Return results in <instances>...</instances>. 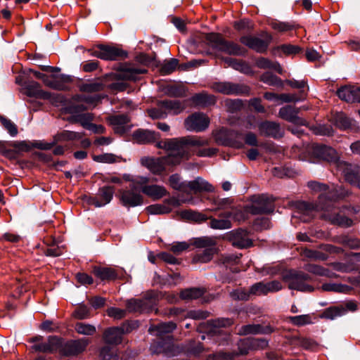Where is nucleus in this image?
<instances>
[{"label": "nucleus", "mask_w": 360, "mask_h": 360, "mask_svg": "<svg viewBox=\"0 0 360 360\" xmlns=\"http://www.w3.org/2000/svg\"><path fill=\"white\" fill-rule=\"evenodd\" d=\"M207 141L195 136H184L166 139L158 143L157 147L171 151L167 156L161 158L143 157L141 159L142 166L155 174H160L168 169V167L179 165L184 160H188L193 154L198 157H212L218 152L214 148H200Z\"/></svg>", "instance_id": "1"}, {"label": "nucleus", "mask_w": 360, "mask_h": 360, "mask_svg": "<svg viewBox=\"0 0 360 360\" xmlns=\"http://www.w3.org/2000/svg\"><path fill=\"white\" fill-rule=\"evenodd\" d=\"M192 43L195 46H208L215 53H223L229 56H245L248 49L233 41L227 40L219 32L200 33L193 37Z\"/></svg>", "instance_id": "2"}, {"label": "nucleus", "mask_w": 360, "mask_h": 360, "mask_svg": "<svg viewBox=\"0 0 360 360\" xmlns=\"http://www.w3.org/2000/svg\"><path fill=\"white\" fill-rule=\"evenodd\" d=\"M156 54L153 53V56H149L144 52H136V65L140 63L146 67L155 66L160 68V73L162 75H168L175 71L179 65V60L176 58H170L165 60L162 63L160 60H156ZM148 72L146 68H139L136 66V82L138 81V75L145 74Z\"/></svg>", "instance_id": "3"}, {"label": "nucleus", "mask_w": 360, "mask_h": 360, "mask_svg": "<svg viewBox=\"0 0 360 360\" xmlns=\"http://www.w3.org/2000/svg\"><path fill=\"white\" fill-rule=\"evenodd\" d=\"M233 324V321L229 318H218L208 320L201 324L203 332L211 336L219 345H228L231 341V333L221 329Z\"/></svg>", "instance_id": "4"}, {"label": "nucleus", "mask_w": 360, "mask_h": 360, "mask_svg": "<svg viewBox=\"0 0 360 360\" xmlns=\"http://www.w3.org/2000/svg\"><path fill=\"white\" fill-rule=\"evenodd\" d=\"M181 217L188 221L201 223L210 219V226L214 229H226L232 226L231 221L227 217L224 215V212L219 214L221 219H215L207 217L205 214L192 210H183Z\"/></svg>", "instance_id": "5"}, {"label": "nucleus", "mask_w": 360, "mask_h": 360, "mask_svg": "<svg viewBox=\"0 0 360 360\" xmlns=\"http://www.w3.org/2000/svg\"><path fill=\"white\" fill-rule=\"evenodd\" d=\"M307 153L309 161L312 163H335L339 158L333 148L323 143H312L308 147Z\"/></svg>", "instance_id": "6"}, {"label": "nucleus", "mask_w": 360, "mask_h": 360, "mask_svg": "<svg viewBox=\"0 0 360 360\" xmlns=\"http://www.w3.org/2000/svg\"><path fill=\"white\" fill-rule=\"evenodd\" d=\"M282 278L288 283L289 289L308 292L314 290L313 286L306 283V281L311 279V276L303 271L289 269L282 273Z\"/></svg>", "instance_id": "7"}, {"label": "nucleus", "mask_w": 360, "mask_h": 360, "mask_svg": "<svg viewBox=\"0 0 360 360\" xmlns=\"http://www.w3.org/2000/svg\"><path fill=\"white\" fill-rule=\"evenodd\" d=\"M251 204L247 205V210L252 214H269L274 212L275 198L267 194L253 195Z\"/></svg>", "instance_id": "8"}, {"label": "nucleus", "mask_w": 360, "mask_h": 360, "mask_svg": "<svg viewBox=\"0 0 360 360\" xmlns=\"http://www.w3.org/2000/svg\"><path fill=\"white\" fill-rule=\"evenodd\" d=\"M157 106L158 108L148 110V114L153 119H164L167 117L168 112L177 115L185 108L184 104L179 100H160L157 101Z\"/></svg>", "instance_id": "9"}, {"label": "nucleus", "mask_w": 360, "mask_h": 360, "mask_svg": "<svg viewBox=\"0 0 360 360\" xmlns=\"http://www.w3.org/2000/svg\"><path fill=\"white\" fill-rule=\"evenodd\" d=\"M262 36L264 39L251 34L243 35L240 37L239 41L257 53H266L269 46L272 41L273 37L266 32H264Z\"/></svg>", "instance_id": "10"}, {"label": "nucleus", "mask_w": 360, "mask_h": 360, "mask_svg": "<svg viewBox=\"0 0 360 360\" xmlns=\"http://www.w3.org/2000/svg\"><path fill=\"white\" fill-rule=\"evenodd\" d=\"M134 329V323L124 322L120 327H110L103 333L105 342L110 345H118L122 342V335L130 333Z\"/></svg>", "instance_id": "11"}, {"label": "nucleus", "mask_w": 360, "mask_h": 360, "mask_svg": "<svg viewBox=\"0 0 360 360\" xmlns=\"http://www.w3.org/2000/svg\"><path fill=\"white\" fill-rule=\"evenodd\" d=\"M227 237L231 245L238 249H248L254 245L253 240L250 238V232L243 228L230 231Z\"/></svg>", "instance_id": "12"}, {"label": "nucleus", "mask_w": 360, "mask_h": 360, "mask_svg": "<svg viewBox=\"0 0 360 360\" xmlns=\"http://www.w3.org/2000/svg\"><path fill=\"white\" fill-rule=\"evenodd\" d=\"M269 347V340L264 338L248 337L240 339L238 349L241 355H247L250 351L263 349Z\"/></svg>", "instance_id": "13"}, {"label": "nucleus", "mask_w": 360, "mask_h": 360, "mask_svg": "<svg viewBox=\"0 0 360 360\" xmlns=\"http://www.w3.org/2000/svg\"><path fill=\"white\" fill-rule=\"evenodd\" d=\"M159 292L150 290L146 292L142 299H136V313H151L158 311L156 308L159 298Z\"/></svg>", "instance_id": "14"}, {"label": "nucleus", "mask_w": 360, "mask_h": 360, "mask_svg": "<svg viewBox=\"0 0 360 360\" xmlns=\"http://www.w3.org/2000/svg\"><path fill=\"white\" fill-rule=\"evenodd\" d=\"M92 55L103 60H115L126 58L127 53L116 46L99 45Z\"/></svg>", "instance_id": "15"}, {"label": "nucleus", "mask_w": 360, "mask_h": 360, "mask_svg": "<svg viewBox=\"0 0 360 360\" xmlns=\"http://www.w3.org/2000/svg\"><path fill=\"white\" fill-rule=\"evenodd\" d=\"M338 168L344 175L345 180L350 185L360 189V168L358 165L347 162H339Z\"/></svg>", "instance_id": "16"}, {"label": "nucleus", "mask_w": 360, "mask_h": 360, "mask_svg": "<svg viewBox=\"0 0 360 360\" xmlns=\"http://www.w3.org/2000/svg\"><path fill=\"white\" fill-rule=\"evenodd\" d=\"M90 341L86 338H82L77 340L63 342L61 338V347L60 354L63 356H75L84 352L89 344Z\"/></svg>", "instance_id": "17"}, {"label": "nucleus", "mask_w": 360, "mask_h": 360, "mask_svg": "<svg viewBox=\"0 0 360 360\" xmlns=\"http://www.w3.org/2000/svg\"><path fill=\"white\" fill-rule=\"evenodd\" d=\"M257 127L259 133L262 136L278 140L284 135V131L280 124L274 121L267 120L261 121L258 123Z\"/></svg>", "instance_id": "18"}, {"label": "nucleus", "mask_w": 360, "mask_h": 360, "mask_svg": "<svg viewBox=\"0 0 360 360\" xmlns=\"http://www.w3.org/2000/svg\"><path fill=\"white\" fill-rule=\"evenodd\" d=\"M214 91L226 95H244L248 93L247 86L229 82H217L212 84Z\"/></svg>", "instance_id": "19"}, {"label": "nucleus", "mask_w": 360, "mask_h": 360, "mask_svg": "<svg viewBox=\"0 0 360 360\" xmlns=\"http://www.w3.org/2000/svg\"><path fill=\"white\" fill-rule=\"evenodd\" d=\"M240 134L238 131L221 128L216 134L215 140L219 145L240 148L242 143L237 140Z\"/></svg>", "instance_id": "20"}, {"label": "nucleus", "mask_w": 360, "mask_h": 360, "mask_svg": "<svg viewBox=\"0 0 360 360\" xmlns=\"http://www.w3.org/2000/svg\"><path fill=\"white\" fill-rule=\"evenodd\" d=\"M319 250H305V255L315 260L325 261L328 258V254H340L342 252V249L339 247L330 244H320Z\"/></svg>", "instance_id": "21"}, {"label": "nucleus", "mask_w": 360, "mask_h": 360, "mask_svg": "<svg viewBox=\"0 0 360 360\" xmlns=\"http://www.w3.org/2000/svg\"><path fill=\"white\" fill-rule=\"evenodd\" d=\"M210 124L209 117L203 112H194L185 120V125L188 130L196 132L204 131Z\"/></svg>", "instance_id": "22"}, {"label": "nucleus", "mask_w": 360, "mask_h": 360, "mask_svg": "<svg viewBox=\"0 0 360 360\" xmlns=\"http://www.w3.org/2000/svg\"><path fill=\"white\" fill-rule=\"evenodd\" d=\"M357 304L353 301L347 302L345 305L332 306L326 308L321 314V318L333 320L337 317L345 315L348 311H354Z\"/></svg>", "instance_id": "23"}, {"label": "nucleus", "mask_w": 360, "mask_h": 360, "mask_svg": "<svg viewBox=\"0 0 360 360\" xmlns=\"http://www.w3.org/2000/svg\"><path fill=\"white\" fill-rule=\"evenodd\" d=\"M114 193V186H104L98 189V193L95 196L90 198L89 202L96 207L105 206L110 202Z\"/></svg>", "instance_id": "24"}, {"label": "nucleus", "mask_w": 360, "mask_h": 360, "mask_svg": "<svg viewBox=\"0 0 360 360\" xmlns=\"http://www.w3.org/2000/svg\"><path fill=\"white\" fill-rule=\"evenodd\" d=\"M26 94L30 97H34L44 100H50L52 102L57 100L62 102L63 97L58 95L53 97L51 94L41 89L40 84L36 82H30L25 87Z\"/></svg>", "instance_id": "25"}, {"label": "nucleus", "mask_w": 360, "mask_h": 360, "mask_svg": "<svg viewBox=\"0 0 360 360\" xmlns=\"http://www.w3.org/2000/svg\"><path fill=\"white\" fill-rule=\"evenodd\" d=\"M336 94L340 99L347 103H360V86H341Z\"/></svg>", "instance_id": "26"}, {"label": "nucleus", "mask_w": 360, "mask_h": 360, "mask_svg": "<svg viewBox=\"0 0 360 360\" xmlns=\"http://www.w3.org/2000/svg\"><path fill=\"white\" fill-rule=\"evenodd\" d=\"M108 121L115 133L124 134L127 133L133 124L127 115H116L109 117Z\"/></svg>", "instance_id": "27"}, {"label": "nucleus", "mask_w": 360, "mask_h": 360, "mask_svg": "<svg viewBox=\"0 0 360 360\" xmlns=\"http://www.w3.org/2000/svg\"><path fill=\"white\" fill-rule=\"evenodd\" d=\"M70 81V77L64 75L51 74L46 75L43 83L51 89L64 91L68 89L67 84Z\"/></svg>", "instance_id": "28"}, {"label": "nucleus", "mask_w": 360, "mask_h": 360, "mask_svg": "<svg viewBox=\"0 0 360 360\" xmlns=\"http://www.w3.org/2000/svg\"><path fill=\"white\" fill-rule=\"evenodd\" d=\"M61 347V338L57 336H49L46 342L35 344L32 349L36 352L43 353L60 354V347Z\"/></svg>", "instance_id": "29"}, {"label": "nucleus", "mask_w": 360, "mask_h": 360, "mask_svg": "<svg viewBox=\"0 0 360 360\" xmlns=\"http://www.w3.org/2000/svg\"><path fill=\"white\" fill-rule=\"evenodd\" d=\"M330 121L335 127L342 131L353 129L356 126L355 121L343 112H335Z\"/></svg>", "instance_id": "30"}, {"label": "nucleus", "mask_w": 360, "mask_h": 360, "mask_svg": "<svg viewBox=\"0 0 360 360\" xmlns=\"http://www.w3.org/2000/svg\"><path fill=\"white\" fill-rule=\"evenodd\" d=\"M300 110L292 105H286L280 108L278 115L281 118L297 125H305L306 121L297 115Z\"/></svg>", "instance_id": "31"}, {"label": "nucleus", "mask_w": 360, "mask_h": 360, "mask_svg": "<svg viewBox=\"0 0 360 360\" xmlns=\"http://www.w3.org/2000/svg\"><path fill=\"white\" fill-rule=\"evenodd\" d=\"M274 331V328L269 325L247 324L242 326L237 334L240 336L257 334L268 335L271 334Z\"/></svg>", "instance_id": "32"}, {"label": "nucleus", "mask_w": 360, "mask_h": 360, "mask_svg": "<svg viewBox=\"0 0 360 360\" xmlns=\"http://www.w3.org/2000/svg\"><path fill=\"white\" fill-rule=\"evenodd\" d=\"M160 139L159 132L150 131L148 129H136V143L139 144H150L160 142L158 141ZM165 140L164 141H165Z\"/></svg>", "instance_id": "33"}, {"label": "nucleus", "mask_w": 360, "mask_h": 360, "mask_svg": "<svg viewBox=\"0 0 360 360\" xmlns=\"http://www.w3.org/2000/svg\"><path fill=\"white\" fill-rule=\"evenodd\" d=\"M186 188L187 190L188 189L195 193L214 191V187L212 185L199 176L193 181H188L186 184Z\"/></svg>", "instance_id": "34"}, {"label": "nucleus", "mask_w": 360, "mask_h": 360, "mask_svg": "<svg viewBox=\"0 0 360 360\" xmlns=\"http://www.w3.org/2000/svg\"><path fill=\"white\" fill-rule=\"evenodd\" d=\"M191 101L195 105L202 108L213 105L216 103V98L213 95L205 92L195 94L191 98Z\"/></svg>", "instance_id": "35"}, {"label": "nucleus", "mask_w": 360, "mask_h": 360, "mask_svg": "<svg viewBox=\"0 0 360 360\" xmlns=\"http://www.w3.org/2000/svg\"><path fill=\"white\" fill-rule=\"evenodd\" d=\"M349 191L345 188L342 187V186H338L335 187L332 191L324 194V198L327 201V205H326V207H330L333 202L340 199H343L349 196Z\"/></svg>", "instance_id": "36"}, {"label": "nucleus", "mask_w": 360, "mask_h": 360, "mask_svg": "<svg viewBox=\"0 0 360 360\" xmlns=\"http://www.w3.org/2000/svg\"><path fill=\"white\" fill-rule=\"evenodd\" d=\"M135 310V300H130L127 302V309H122L117 307H109L106 310L108 316L116 320H120L126 316L127 311H134Z\"/></svg>", "instance_id": "37"}, {"label": "nucleus", "mask_w": 360, "mask_h": 360, "mask_svg": "<svg viewBox=\"0 0 360 360\" xmlns=\"http://www.w3.org/2000/svg\"><path fill=\"white\" fill-rule=\"evenodd\" d=\"M94 275L102 281H111L115 279L118 274L112 267L95 266L93 269Z\"/></svg>", "instance_id": "38"}, {"label": "nucleus", "mask_w": 360, "mask_h": 360, "mask_svg": "<svg viewBox=\"0 0 360 360\" xmlns=\"http://www.w3.org/2000/svg\"><path fill=\"white\" fill-rule=\"evenodd\" d=\"M141 191L154 200L160 199L168 193L165 187L158 185H146L141 188Z\"/></svg>", "instance_id": "39"}, {"label": "nucleus", "mask_w": 360, "mask_h": 360, "mask_svg": "<svg viewBox=\"0 0 360 360\" xmlns=\"http://www.w3.org/2000/svg\"><path fill=\"white\" fill-rule=\"evenodd\" d=\"M260 81L269 86L277 88H284V81L280 77L274 75L271 72L266 71L260 75Z\"/></svg>", "instance_id": "40"}, {"label": "nucleus", "mask_w": 360, "mask_h": 360, "mask_svg": "<svg viewBox=\"0 0 360 360\" xmlns=\"http://www.w3.org/2000/svg\"><path fill=\"white\" fill-rule=\"evenodd\" d=\"M205 290L203 288L193 287L182 290L180 292V297L184 300L198 299L204 295Z\"/></svg>", "instance_id": "41"}, {"label": "nucleus", "mask_w": 360, "mask_h": 360, "mask_svg": "<svg viewBox=\"0 0 360 360\" xmlns=\"http://www.w3.org/2000/svg\"><path fill=\"white\" fill-rule=\"evenodd\" d=\"M116 69L120 77L124 79H135V66L134 64L120 63Z\"/></svg>", "instance_id": "42"}, {"label": "nucleus", "mask_w": 360, "mask_h": 360, "mask_svg": "<svg viewBox=\"0 0 360 360\" xmlns=\"http://www.w3.org/2000/svg\"><path fill=\"white\" fill-rule=\"evenodd\" d=\"M221 60L227 64L228 66L242 72H246L250 69L248 64L243 60L227 56L221 57Z\"/></svg>", "instance_id": "43"}, {"label": "nucleus", "mask_w": 360, "mask_h": 360, "mask_svg": "<svg viewBox=\"0 0 360 360\" xmlns=\"http://www.w3.org/2000/svg\"><path fill=\"white\" fill-rule=\"evenodd\" d=\"M248 214L250 213L247 210V205L243 210L232 209L231 211L224 212V215L229 218L231 221L232 219L238 222L245 221L248 217Z\"/></svg>", "instance_id": "44"}, {"label": "nucleus", "mask_w": 360, "mask_h": 360, "mask_svg": "<svg viewBox=\"0 0 360 360\" xmlns=\"http://www.w3.org/2000/svg\"><path fill=\"white\" fill-rule=\"evenodd\" d=\"M291 343L300 345L307 350H312L318 346V343L315 340L297 335H294L291 338Z\"/></svg>", "instance_id": "45"}, {"label": "nucleus", "mask_w": 360, "mask_h": 360, "mask_svg": "<svg viewBox=\"0 0 360 360\" xmlns=\"http://www.w3.org/2000/svg\"><path fill=\"white\" fill-rule=\"evenodd\" d=\"M241 256V254L239 256L233 254L225 255L222 258V264L232 273H238L240 271V269L236 265L239 263Z\"/></svg>", "instance_id": "46"}, {"label": "nucleus", "mask_w": 360, "mask_h": 360, "mask_svg": "<svg viewBox=\"0 0 360 360\" xmlns=\"http://www.w3.org/2000/svg\"><path fill=\"white\" fill-rule=\"evenodd\" d=\"M328 219L332 224L342 227H350L353 224L352 219L339 212L328 214Z\"/></svg>", "instance_id": "47"}, {"label": "nucleus", "mask_w": 360, "mask_h": 360, "mask_svg": "<svg viewBox=\"0 0 360 360\" xmlns=\"http://www.w3.org/2000/svg\"><path fill=\"white\" fill-rule=\"evenodd\" d=\"M83 136L82 133L64 130L61 132L56 134L53 136V140L56 141V144L58 142L78 140L82 139Z\"/></svg>", "instance_id": "48"}, {"label": "nucleus", "mask_w": 360, "mask_h": 360, "mask_svg": "<svg viewBox=\"0 0 360 360\" xmlns=\"http://www.w3.org/2000/svg\"><path fill=\"white\" fill-rule=\"evenodd\" d=\"M216 253L215 248H205L202 251L198 252L193 258L195 263H207L212 260L214 255Z\"/></svg>", "instance_id": "49"}, {"label": "nucleus", "mask_w": 360, "mask_h": 360, "mask_svg": "<svg viewBox=\"0 0 360 360\" xmlns=\"http://www.w3.org/2000/svg\"><path fill=\"white\" fill-rule=\"evenodd\" d=\"M135 184L134 182L131 184L130 190H124L121 194V201L123 205L126 207L135 206Z\"/></svg>", "instance_id": "50"}, {"label": "nucleus", "mask_w": 360, "mask_h": 360, "mask_svg": "<svg viewBox=\"0 0 360 360\" xmlns=\"http://www.w3.org/2000/svg\"><path fill=\"white\" fill-rule=\"evenodd\" d=\"M94 120V115L91 113L86 112L79 114L71 117L70 121L74 123H79L84 128L88 129Z\"/></svg>", "instance_id": "51"}, {"label": "nucleus", "mask_w": 360, "mask_h": 360, "mask_svg": "<svg viewBox=\"0 0 360 360\" xmlns=\"http://www.w3.org/2000/svg\"><path fill=\"white\" fill-rule=\"evenodd\" d=\"M165 94L174 97V98H183L186 96V91L183 86L178 85H167L164 88Z\"/></svg>", "instance_id": "52"}, {"label": "nucleus", "mask_w": 360, "mask_h": 360, "mask_svg": "<svg viewBox=\"0 0 360 360\" xmlns=\"http://www.w3.org/2000/svg\"><path fill=\"white\" fill-rule=\"evenodd\" d=\"M75 330L77 333L84 335H93L96 331L94 326L82 322L77 323Z\"/></svg>", "instance_id": "53"}, {"label": "nucleus", "mask_w": 360, "mask_h": 360, "mask_svg": "<svg viewBox=\"0 0 360 360\" xmlns=\"http://www.w3.org/2000/svg\"><path fill=\"white\" fill-rule=\"evenodd\" d=\"M340 243L351 249H360V240L348 235L341 236Z\"/></svg>", "instance_id": "54"}, {"label": "nucleus", "mask_w": 360, "mask_h": 360, "mask_svg": "<svg viewBox=\"0 0 360 360\" xmlns=\"http://www.w3.org/2000/svg\"><path fill=\"white\" fill-rule=\"evenodd\" d=\"M321 288L324 291H331L335 292H344L349 290V287L347 285L335 283H326L321 286Z\"/></svg>", "instance_id": "55"}, {"label": "nucleus", "mask_w": 360, "mask_h": 360, "mask_svg": "<svg viewBox=\"0 0 360 360\" xmlns=\"http://www.w3.org/2000/svg\"><path fill=\"white\" fill-rule=\"evenodd\" d=\"M313 131L316 135L332 136L334 134V129L332 125L328 124H318L313 127Z\"/></svg>", "instance_id": "56"}, {"label": "nucleus", "mask_w": 360, "mask_h": 360, "mask_svg": "<svg viewBox=\"0 0 360 360\" xmlns=\"http://www.w3.org/2000/svg\"><path fill=\"white\" fill-rule=\"evenodd\" d=\"M180 176L178 174L171 175L169 178V185L175 190L186 191L188 181L180 182Z\"/></svg>", "instance_id": "57"}, {"label": "nucleus", "mask_w": 360, "mask_h": 360, "mask_svg": "<svg viewBox=\"0 0 360 360\" xmlns=\"http://www.w3.org/2000/svg\"><path fill=\"white\" fill-rule=\"evenodd\" d=\"M0 122L2 126L4 127V129L8 131V133L11 136H15L18 134V127L16 124L14 122H13L11 120L4 116H0Z\"/></svg>", "instance_id": "58"}, {"label": "nucleus", "mask_w": 360, "mask_h": 360, "mask_svg": "<svg viewBox=\"0 0 360 360\" xmlns=\"http://www.w3.org/2000/svg\"><path fill=\"white\" fill-rule=\"evenodd\" d=\"M276 49L282 51L285 55H295L303 53V49L301 47L290 44H282Z\"/></svg>", "instance_id": "59"}, {"label": "nucleus", "mask_w": 360, "mask_h": 360, "mask_svg": "<svg viewBox=\"0 0 360 360\" xmlns=\"http://www.w3.org/2000/svg\"><path fill=\"white\" fill-rule=\"evenodd\" d=\"M290 322L297 326H302L312 323L311 318L309 314H303L289 317Z\"/></svg>", "instance_id": "60"}, {"label": "nucleus", "mask_w": 360, "mask_h": 360, "mask_svg": "<svg viewBox=\"0 0 360 360\" xmlns=\"http://www.w3.org/2000/svg\"><path fill=\"white\" fill-rule=\"evenodd\" d=\"M270 26L274 30L280 32L290 31L295 29L294 25L288 22H281L278 20H274L270 23Z\"/></svg>", "instance_id": "61"}, {"label": "nucleus", "mask_w": 360, "mask_h": 360, "mask_svg": "<svg viewBox=\"0 0 360 360\" xmlns=\"http://www.w3.org/2000/svg\"><path fill=\"white\" fill-rule=\"evenodd\" d=\"M103 360H116L117 358V349L110 346L103 347L100 352Z\"/></svg>", "instance_id": "62"}, {"label": "nucleus", "mask_w": 360, "mask_h": 360, "mask_svg": "<svg viewBox=\"0 0 360 360\" xmlns=\"http://www.w3.org/2000/svg\"><path fill=\"white\" fill-rule=\"evenodd\" d=\"M176 328V324L173 321L162 322L157 326V331L160 335L172 333Z\"/></svg>", "instance_id": "63"}, {"label": "nucleus", "mask_w": 360, "mask_h": 360, "mask_svg": "<svg viewBox=\"0 0 360 360\" xmlns=\"http://www.w3.org/2000/svg\"><path fill=\"white\" fill-rule=\"evenodd\" d=\"M73 316L79 320L87 319L90 316V310L87 306L81 304L75 309Z\"/></svg>", "instance_id": "64"}]
</instances>
